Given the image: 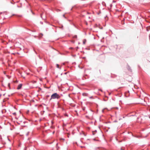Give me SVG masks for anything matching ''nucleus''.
<instances>
[{
	"label": "nucleus",
	"mask_w": 150,
	"mask_h": 150,
	"mask_svg": "<svg viewBox=\"0 0 150 150\" xmlns=\"http://www.w3.org/2000/svg\"><path fill=\"white\" fill-rule=\"evenodd\" d=\"M8 86L9 87V86H10V83H8Z\"/></svg>",
	"instance_id": "6e6552de"
},
{
	"label": "nucleus",
	"mask_w": 150,
	"mask_h": 150,
	"mask_svg": "<svg viewBox=\"0 0 150 150\" xmlns=\"http://www.w3.org/2000/svg\"><path fill=\"white\" fill-rule=\"evenodd\" d=\"M29 134V132H28L26 134V135L27 136H28V135Z\"/></svg>",
	"instance_id": "423d86ee"
},
{
	"label": "nucleus",
	"mask_w": 150,
	"mask_h": 150,
	"mask_svg": "<svg viewBox=\"0 0 150 150\" xmlns=\"http://www.w3.org/2000/svg\"><path fill=\"white\" fill-rule=\"evenodd\" d=\"M102 111L103 112H104V109L102 110Z\"/></svg>",
	"instance_id": "1a4fd4ad"
},
{
	"label": "nucleus",
	"mask_w": 150,
	"mask_h": 150,
	"mask_svg": "<svg viewBox=\"0 0 150 150\" xmlns=\"http://www.w3.org/2000/svg\"><path fill=\"white\" fill-rule=\"evenodd\" d=\"M40 23L42 24V23L41 22H40Z\"/></svg>",
	"instance_id": "9b49d317"
},
{
	"label": "nucleus",
	"mask_w": 150,
	"mask_h": 150,
	"mask_svg": "<svg viewBox=\"0 0 150 150\" xmlns=\"http://www.w3.org/2000/svg\"><path fill=\"white\" fill-rule=\"evenodd\" d=\"M22 86V84H19L17 88V89H20L21 88Z\"/></svg>",
	"instance_id": "f03ea898"
},
{
	"label": "nucleus",
	"mask_w": 150,
	"mask_h": 150,
	"mask_svg": "<svg viewBox=\"0 0 150 150\" xmlns=\"http://www.w3.org/2000/svg\"><path fill=\"white\" fill-rule=\"evenodd\" d=\"M86 42V40L85 39H84L83 40V44H85Z\"/></svg>",
	"instance_id": "20e7f679"
},
{
	"label": "nucleus",
	"mask_w": 150,
	"mask_h": 150,
	"mask_svg": "<svg viewBox=\"0 0 150 150\" xmlns=\"http://www.w3.org/2000/svg\"><path fill=\"white\" fill-rule=\"evenodd\" d=\"M13 114L14 115H16V112L13 113Z\"/></svg>",
	"instance_id": "0eeeda50"
},
{
	"label": "nucleus",
	"mask_w": 150,
	"mask_h": 150,
	"mask_svg": "<svg viewBox=\"0 0 150 150\" xmlns=\"http://www.w3.org/2000/svg\"><path fill=\"white\" fill-rule=\"evenodd\" d=\"M59 98L60 96L59 94L57 93H54L51 95L50 100L52 99H58Z\"/></svg>",
	"instance_id": "f257e3e1"
},
{
	"label": "nucleus",
	"mask_w": 150,
	"mask_h": 150,
	"mask_svg": "<svg viewBox=\"0 0 150 150\" xmlns=\"http://www.w3.org/2000/svg\"><path fill=\"white\" fill-rule=\"evenodd\" d=\"M81 148H83V147H84V146H81Z\"/></svg>",
	"instance_id": "9d476101"
},
{
	"label": "nucleus",
	"mask_w": 150,
	"mask_h": 150,
	"mask_svg": "<svg viewBox=\"0 0 150 150\" xmlns=\"http://www.w3.org/2000/svg\"><path fill=\"white\" fill-rule=\"evenodd\" d=\"M57 67L58 68H59L60 69H61V68H59V65L58 64H57Z\"/></svg>",
	"instance_id": "39448f33"
},
{
	"label": "nucleus",
	"mask_w": 150,
	"mask_h": 150,
	"mask_svg": "<svg viewBox=\"0 0 150 150\" xmlns=\"http://www.w3.org/2000/svg\"><path fill=\"white\" fill-rule=\"evenodd\" d=\"M43 13H41V14H40V16L41 17V18L43 19H45V17H42V15H43Z\"/></svg>",
	"instance_id": "7ed1b4c3"
}]
</instances>
